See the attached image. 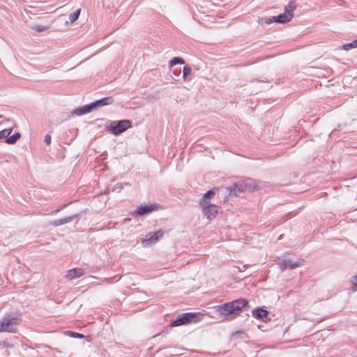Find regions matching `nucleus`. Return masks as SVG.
<instances>
[{"label":"nucleus","mask_w":357,"mask_h":357,"mask_svg":"<svg viewBox=\"0 0 357 357\" xmlns=\"http://www.w3.org/2000/svg\"><path fill=\"white\" fill-rule=\"evenodd\" d=\"M296 8V3L294 1H290L287 6L284 8V13L287 14H293V11Z\"/></svg>","instance_id":"f3484780"},{"label":"nucleus","mask_w":357,"mask_h":357,"mask_svg":"<svg viewBox=\"0 0 357 357\" xmlns=\"http://www.w3.org/2000/svg\"><path fill=\"white\" fill-rule=\"evenodd\" d=\"M201 206L202 208L203 214L208 220H211L216 217L218 213V206L217 205L206 204L205 205H201Z\"/></svg>","instance_id":"1a4fd4ad"},{"label":"nucleus","mask_w":357,"mask_h":357,"mask_svg":"<svg viewBox=\"0 0 357 357\" xmlns=\"http://www.w3.org/2000/svg\"><path fill=\"white\" fill-rule=\"evenodd\" d=\"M78 216V214H75L73 215L67 216L65 218H62L58 220H55L53 221L50 222V225L54 227H58L62 225H65L66 223L70 222L73 221L75 218H76Z\"/></svg>","instance_id":"ddd939ff"},{"label":"nucleus","mask_w":357,"mask_h":357,"mask_svg":"<svg viewBox=\"0 0 357 357\" xmlns=\"http://www.w3.org/2000/svg\"><path fill=\"white\" fill-rule=\"evenodd\" d=\"M215 195V190L211 189L207 191L202 197L200 201V205H205L206 204H211L210 199Z\"/></svg>","instance_id":"2eb2a0df"},{"label":"nucleus","mask_w":357,"mask_h":357,"mask_svg":"<svg viewBox=\"0 0 357 357\" xmlns=\"http://www.w3.org/2000/svg\"><path fill=\"white\" fill-rule=\"evenodd\" d=\"M44 142L47 144H50L51 143V136L50 135H46L45 136Z\"/></svg>","instance_id":"bb28decb"},{"label":"nucleus","mask_w":357,"mask_h":357,"mask_svg":"<svg viewBox=\"0 0 357 357\" xmlns=\"http://www.w3.org/2000/svg\"><path fill=\"white\" fill-rule=\"evenodd\" d=\"M70 333V337L74 338H84V335L83 334L73 332V331H68Z\"/></svg>","instance_id":"a878e982"},{"label":"nucleus","mask_w":357,"mask_h":357,"mask_svg":"<svg viewBox=\"0 0 357 357\" xmlns=\"http://www.w3.org/2000/svg\"><path fill=\"white\" fill-rule=\"evenodd\" d=\"M47 29H48L47 26H45L43 25H40V24L34 25L32 27V29L35 30L37 32H42V31L47 30Z\"/></svg>","instance_id":"393cba45"},{"label":"nucleus","mask_w":357,"mask_h":357,"mask_svg":"<svg viewBox=\"0 0 357 357\" xmlns=\"http://www.w3.org/2000/svg\"><path fill=\"white\" fill-rule=\"evenodd\" d=\"M192 73V69L188 66H185L183 69V79L184 81H188L190 79L189 75Z\"/></svg>","instance_id":"a211bd4d"},{"label":"nucleus","mask_w":357,"mask_h":357,"mask_svg":"<svg viewBox=\"0 0 357 357\" xmlns=\"http://www.w3.org/2000/svg\"><path fill=\"white\" fill-rule=\"evenodd\" d=\"M294 16V14L281 13L278 16H272L270 17L265 18L264 22L266 24H270L273 22L285 24L291 21Z\"/></svg>","instance_id":"0eeeda50"},{"label":"nucleus","mask_w":357,"mask_h":357,"mask_svg":"<svg viewBox=\"0 0 357 357\" xmlns=\"http://www.w3.org/2000/svg\"><path fill=\"white\" fill-rule=\"evenodd\" d=\"M252 316L260 321L268 322L270 319L268 318V312L266 310L258 307L252 311Z\"/></svg>","instance_id":"f8f14e48"},{"label":"nucleus","mask_w":357,"mask_h":357,"mask_svg":"<svg viewBox=\"0 0 357 357\" xmlns=\"http://www.w3.org/2000/svg\"><path fill=\"white\" fill-rule=\"evenodd\" d=\"M257 187V182L255 180L248 178L235 183L229 190L230 195L238 197L241 192L245 191L252 192L255 190Z\"/></svg>","instance_id":"7ed1b4c3"},{"label":"nucleus","mask_w":357,"mask_h":357,"mask_svg":"<svg viewBox=\"0 0 357 357\" xmlns=\"http://www.w3.org/2000/svg\"><path fill=\"white\" fill-rule=\"evenodd\" d=\"M66 206V205H63L61 208H57L56 209L55 211H52L51 213L52 215H54V214H56L57 213H59V211H61L64 207Z\"/></svg>","instance_id":"cd10ccee"},{"label":"nucleus","mask_w":357,"mask_h":357,"mask_svg":"<svg viewBox=\"0 0 357 357\" xmlns=\"http://www.w3.org/2000/svg\"><path fill=\"white\" fill-rule=\"evenodd\" d=\"M21 321L22 319L16 315L10 314L5 315L0 321V333H15L17 331V326L20 324Z\"/></svg>","instance_id":"20e7f679"},{"label":"nucleus","mask_w":357,"mask_h":357,"mask_svg":"<svg viewBox=\"0 0 357 357\" xmlns=\"http://www.w3.org/2000/svg\"><path fill=\"white\" fill-rule=\"evenodd\" d=\"M181 325H185L184 321H183L181 317H180V314L177 316V318L174 320H173L171 323V326L173 327L178 326Z\"/></svg>","instance_id":"5701e85b"},{"label":"nucleus","mask_w":357,"mask_h":357,"mask_svg":"<svg viewBox=\"0 0 357 357\" xmlns=\"http://www.w3.org/2000/svg\"><path fill=\"white\" fill-rule=\"evenodd\" d=\"M114 123L115 125L111 124L107 126V130L114 135H120L132 126V122L127 119L120 120L114 122Z\"/></svg>","instance_id":"39448f33"},{"label":"nucleus","mask_w":357,"mask_h":357,"mask_svg":"<svg viewBox=\"0 0 357 357\" xmlns=\"http://www.w3.org/2000/svg\"><path fill=\"white\" fill-rule=\"evenodd\" d=\"M277 265L279 266L281 271H284L286 269H294L300 266V261H294L288 258H279L277 261Z\"/></svg>","instance_id":"6e6552de"},{"label":"nucleus","mask_w":357,"mask_h":357,"mask_svg":"<svg viewBox=\"0 0 357 357\" xmlns=\"http://www.w3.org/2000/svg\"><path fill=\"white\" fill-rule=\"evenodd\" d=\"M248 305L246 299L240 298L219 305L218 310L222 315L238 314Z\"/></svg>","instance_id":"f03ea898"},{"label":"nucleus","mask_w":357,"mask_h":357,"mask_svg":"<svg viewBox=\"0 0 357 357\" xmlns=\"http://www.w3.org/2000/svg\"><path fill=\"white\" fill-rule=\"evenodd\" d=\"M185 63V61L181 58V57H174L173 59H172L169 61V67H172L175 65H177V64H184Z\"/></svg>","instance_id":"6ab92c4d"},{"label":"nucleus","mask_w":357,"mask_h":357,"mask_svg":"<svg viewBox=\"0 0 357 357\" xmlns=\"http://www.w3.org/2000/svg\"><path fill=\"white\" fill-rule=\"evenodd\" d=\"M20 136H21V135L20 132H16L14 135H13L12 136L8 137V138H6L5 139V142L8 144H14L16 143L17 139H19L20 138Z\"/></svg>","instance_id":"dca6fc26"},{"label":"nucleus","mask_w":357,"mask_h":357,"mask_svg":"<svg viewBox=\"0 0 357 357\" xmlns=\"http://www.w3.org/2000/svg\"><path fill=\"white\" fill-rule=\"evenodd\" d=\"M185 324L197 323L202 319L204 314L200 312H185L180 314Z\"/></svg>","instance_id":"9d476101"},{"label":"nucleus","mask_w":357,"mask_h":357,"mask_svg":"<svg viewBox=\"0 0 357 357\" xmlns=\"http://www.w3.org/2000/svg\"><path fill=\"white\" fill-rule=\"evenodd\" d=\"M159 206L156 204H151L148 205H142L137 207L135 210V213L139 215H145L154 211L158 210Z\"/></svg>","instance_id":"9b49d317"},{"label":"nucleus","mask_w":357,"mask_h":357,"mask_svg":"<svg viewBox=\"0 0 357 357\" xmlns=\"http://www.w3.org/2000/svg\"><path fill=\"white\" fill-rule=\"evenodd\" d=\"M162 230L160 229L156 232H150L146 234V238L142 239V244L144 247H149L155 243L163 236Z\"/></svg>","instance_id":"423d86ee"},{"label":"nucleus","mask_w":357,"mask_h":357,"mask_svg":"<svg viewBox=\"0 0 357 357\" xmlns=\"http://www.w3.org/2000/svg\"><path fill=\"white\" fill-rule=\"evenodd\" d=\"M114 102V98L112 96L105 97L100 100H95L90 104L85 105L82 107L76 108L73 110V114L77 116H81L91 112L100 107L105 105H111Z\"/></svg>","instance_id":"f257e3e1"},{"label":"nucleus","mask_w":357,"mask_h":357,"mask_svg":"<svg viewBox=\"0 0 357 357\" xmlns=\"http://www.w3.org/2000/svg\"><path fill=\"white\" fill-rule=\"evenodd\" d=\"M181 325H185L184 321H183L181 317H180V314L177 316V318L174 320H173L171 323V326L173 327L178 326Z\"/></svg>","instance_id":"4be33fe9"},{"label":"nucleus","mask_w":357,"mask_h":357,"mask_svg":"<svg viewBox=\"0 0 357 357\" xmlns=\"http://www.w3.org/2000/svg\"><path fill=\"white\" fill-rule=\"evenodd\" d=\"M356 283L354 284V285H353V290L354 291L357 290V275L356 276Z\"/></svg>","instance_id":"c756f323"},{"label":"nucleus","mask_w":357,"mask_h":357,"mask_svg":"<svg viewBox=\"0 0 357 357\" xmlns=\"http://www.w3.org/2000/svg\"><path fill=\"white\" fill-rule=\"evenodd\" d=\"M84 275V271L79 268H75L69 270L66 275V278L71 280L76 278H79Z\"/></svg>","instance_id":"4468645a"},{"label":"nucleus","mask_w":357,"mask_h":357,"mask_svg":"<svg viewBox=\"0 0 357 357\" xmlns=\"http://www.w3.org/2000/svg\"><path fill=\"white\" fill-rule=\"evenodd\" d=\"M173 74L175 75L176 76H178L180 74H181V70H174L173 71Z\"/></svg>","instance_id":"c85d7f7f"},{"label":"nucleus","mask_w":357,"mask_h":357,"mask_svg":"<svg viewBox=\"0 0 357 357\" xmlns=\"http://www.w3.org/2000/svg\"><path fill=\"white\" fill-rule=\"evenodd\" d=\"M13 131V128L3 129L0 131V139L8 138V136Z\"/></svg>","instance_id":"412c9836"},{"label":"nucleus","mask_w":357,"mask_h":357,"mask_svg":"<svg viewBox=\"0 0 357 357\" xmlns=\"http://www.w3.org/2000/svg\"><path fill=\"white\" fill-rule=\"evenodd\" d=\"M117 185L119 186V187H118V190H119V191H121V190H122V188H123L122 185H121V184H117Z\"/></svg>","instance_id":"7c9ffc66"},{"label":"nucleus","mask_w":357,"mask_h":357,"mask_svg":"<svg viewBox=\"0 0 357 357\" xmlns=\"http://www.w3.org/2000/svg\"><path fill=\"white\" fill-rule=\"evenodd\" d=\"M1 117H2V116H0V118H1Z\"/></svg>","instance_id":"2f4dec72"},{"label":"nucleus","mask_w":357,"mask_h":357,"mask_svg":"<svg viewBox=\"0 0 357 357\" xmlns=\"http://www.w3.org/2000/svg\"><path fill=\"white\" fill-rule=\"evenodd\" d=\"M79 14H80V9H78L76 11H75L74 13H70L68 17L70 22H74L75 21H76L78 19Z\"/></svg>","instance_id":"b1692460"},{"label":"nucleus","mask_w":357,"mask_h":357,"mask_svg":"<svg viewBox=\"0 0 357 357\" xmlns=\"http://www.w3.org/2000/svg\"><path fill=\"white\" fill-rule=\"evenodd\" d=\"M356 47H357V39H355V40H352L351 42H350L349 43H346L342 45V49L346 51H348L351 49L356 48Z\"/></svg>","instance_id":"aec40b11"}]
</instances>
